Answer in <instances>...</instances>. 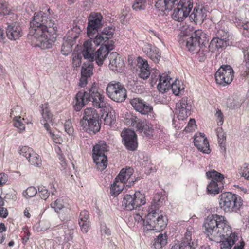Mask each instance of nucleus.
Wrapping results in <instances>:
<instances>
[{
  "instance_id": "44",
  "label": "nucleus",
  "mask_w": 249,
  "mask_h": 249,
  "mask_svg": "<svg viewBox=\"0 0 249 249\" xmlns=\"http://www.w3.org/2000/svg\"><path fill=\"white\" fill-rule=\"evenodd\" d=\"M34 151L33 149L26 146H22L18 149L19 154L27 160L31 157L32 154H34Z\"/></svg>"
},
{
  "instance_id": "20",
  "label": "nucleus",
  "mask_w": 249,
  "mask_h": 249,
  "mask_svg": "<svg viewBox=\"0 0 249 249\" xmlns=\"http://www.w3.org/2000/svg\"><path fill=\"white\" fill-rule=\"evenodd\" d=\"M192 231V228L188 227L182 240L180 241H177V243L172 246L171 249H190Z\"/></svg>"
},
{
  "instance_id": "24",
  "label": "nucleus",
  "mask_w": 249,
  "mask_h": 249,
  "mask_svg": "<svg viewBox=\"0 0 249 249\" xmlns=\"http://www.w3.org/2000/svg\"><path fill=\"white\" fill-rule=\"evenodd\" d=\"M6 35L10 40H16L22 36V29L17 23H14L7 26Z\"/></svg>"
},
{
  "instance_id": "25",
  "label": "nucleus",
  "mask_w": 249,
  "mask_h": 249,
  "mask_svg": "<svg viewBox=\"0 0 249 249\" xmlns=\"http://www.w3.org/2000/svg\"><path fill=\"white\" fill-rule=\"evenodd\" d=\"M137 67L139 69V77L143 79H147L151 74L150 68L147 60L138 57L137 60Z\"/></svg>"
},
{
  "instance_id": "38",
  "label": "nucleus",
  "mask_w": 249,
  "mask_h": 249,
  "mask_svg": "<svg viewBox=\"0 0 249 249\" xmlns=\"http://www.w3.org/2000/svg\"><path fill=\"white\" fill-rule=\"evenodd\" d=\"M167 235L166 233L159 234L156 239L154 240L153 246L155 249H161L167 243Z\"/></svg>"
},
{
  "instance_id": "11",
  "label": "nucleus",
  "mask_w": 249,
  "mask_h": 249,
  "mask_svg": "<svg viewBox=\"0 0 249 249\" xmlns=\"http://www.w3.org/2000/svg\"><path fill=\"white\" fill-rule=\"evenodd\" d=\"M114 29L113 28L109 27H106L101 33L98 34L96 36L93 42L97 46L105 43L104 45L101 46L106 47L109 53L110 51L114 49L113 41L109 40V39L112 37Z\"/></svg>"
},
{
  "instance_id": "8",
  "label": "nucleus",
  "mask_w": 249,
  "mask_h": 249,
  "mask_svg": "<svg viewBox=\"0 0 249 249\" xmlns=\"http://www.w3.org/2000/svg\"><path fill=\"white\" fill-rule=\"evenodd\" d=\"M219 205L225 212H237L242 205V200L238 195L225 192L219 196Z\"/></svg>"
},
{
  "instance_id": "27",
  "label": "nucleus",
  "mask_w": 249,
  "mask_h": 249,
  "mask_svg": "<svg viewBox=\"0 0 249 249\" xmlns=\"http://www.w3.org/2000/svg\"><path fill=\"white\" fill-rule=\"evenodd\" d=\"M135 128L137 131L146 136L150 137L153 135V126L150 124L147 123L146 120H141L140 122H138Z\"/></svg>"
},
{
  "instance_id": "12",
  "label": "nucleus",
  "mask_w": 249,
  "mask_h": 249,
  "mask_svg": "<svg viewBox=\"0 0 249 249\" xmlns=\"http://www.w3.org/2000/svg\"><path fill=\"white\" fill-rule=\"evenodd\" d=\"M192 7V0H180L174 8L172 18L175 20L182 21L189 15Z\"/></svg>"
},
{
  "instance_id": "17",
  "label": "nucleus",
  "mask_w": 249,
  "mask_h": 249,
  "mask_svg": "<svg viewBox=\"0 0 249 249\" xmlns=\"http://www.w3.org/2000/svg\"><path fill=\"white\" fill-rule=\"evenodd\" d=\"M123 142L127 149L135 151L138 147L137 135L134 131L124 129L121 133Z\"/></svg>"
},
{
  "instance_id": "1",
  "label": "nucleus",
  "mask_w": 249,
  "mask_h": 249,
  "mask_svg": "<svg viewBox=\"0 0 249 249\" xmlns=\"http://www.w3.org/2000/svg\"><path fill=\"white\" fill-rule=\"evenodd\" d=\"M29 35L35 45L42 49L50 48L56 37L57 23L51 15L50 9L45 13H35L30 23Z\"/></svg>"
},
{
  "instance_id": "39",
  "label": "nucleus",
  "mask_w": 249,
  "mask_h": 249,
  "mask_svg": "<svg viewBox=\"0 0 249 249\" xmlns=\"http://www.w3.org/2000/svg\"><path fill=\"white\" fill-rule=\"evenodd\" d=\"M170 89H172L173 93L175 95H179L183 92L184 88L182 82L178 80H175L172 84H171Z\"/></svg>"
},
{
  "instance_id": "33",
  "label": "nucleus",
  "mask_w": 249,
  "mask_h": 249,
  "mask_svg": "<svg viewBox=\"0 0 249 249\" xmlns=\"http://www.w3.org/2000/svg\"><path fill=\"white\" fill-rule=\"evenodd\" d=\"M171 78L165 74H162L159 78V83L157 85L158 90L161 93L167 92L171 88Z\"/></svg>"
},
{
  "instance_id": "21",
  "label": "nucleus",
  "mask_w": 249,
  "mask_h": 249,
  "mask_svg": "<svg viewBox=\"0 0 249 249\" xmlns=\"http://www.w3.org/2000/svg\"><path fill=\"white\" fill-rule=\"evenodd\" d=\"M140 179V177L133 176L132 172H119L115 178L116 182H118L121 185L128 182L127 186H129L133 185L135 182Z\"/></svg>"
},
{
  "instance_id": "57",
  "label": "nucleus",
  "mask_w": 249,
  "mask_h": 249,
  "mask_svg": "<svg viewBox=\"0 0 249 249\" xmlns=\"http://www.w3.org/2000/svg\"><path fill=\"white\" fill-rule=\"evenodd\" d=\"M196 121L193 119H191L189 121L187 125L185 127L184 130L186 132H191L196 127Z\"/></svg>"
},
{
  "instance_id": "55",
  "label": "nucleus",
  "mask_w": 249,
  "mask_h": 249,
  "mask_svg": "<svg viewBox=\"0 0 249 249\" xmlns=\"http://www.w3.org/2000/svg\"><path fill=\"white\" fill-rule=\"evenodd\" d=\"M65 131L69 134L71 135L73 132V128L72 126V124L70 120L66 121L64 124Z\"/></svg>"
},
{
  "instance_id": "10",
  "label": "nucleus",
  "mask_w": 249,
  "mask_h": 249,
  "mask_svg": "<svg viewBox=\"0 0 249 249\" xmlns=\"http://www.w3.org/2000/svg\"><path fill=\"white\" fill-rule=\"evenodd\" d=\"M145 204L144 195L140 191H136L133 195H125L123 198L122 206L124 209L131 211Z\"/></svg>"
},
{
  "instance_id": "29",
  "label": "nucleus",
  "mask_w": 249,
  "mask_h": 249,
  "mask_svg": "<svg viewBox=\"0 0 249 249\" xmlns=\"http://www.w3.org/2000/svg\"><path fill=\"white\" fill-rule=\"evenodd\" d=\"M205 11V8L202 6L196 7L190 15V18L196 23L202 22L206 17Z\"/></svg>"
},
{
  "instance_id": "64",
  "label": "nucleus",
  "mask_w": 249,
  "mask_h": 249,
  "mask_svg": "<svg viewBox=\"0 0 249 249\" xmlns=\"http://www.w3.org/2000/svg\"><path fill=\"white\" fill-rule=\"evenodd\" d=\"M39 195L42 199L46 200L49 196V193L48 190H46L45 192H42L39 193Z\"/></svg>"
},
{
  "instance_id": "56",
  "label": "nucleus",
  "mask_w": 249,
  "mask_h": 249,
  "mask_svg": "<svg viewBox=\"0 0 249 249\" xmlns=\"http://www.w3.org/2000/svg\"><path fill=\"white\" fill-rule=\"evenodd\" d=\"M9 12L7 3L5 1H0V14L6 15L9 14Z\"/></svg>"
},
{
  "instance_id": "50",
  "label": "nucleus",
  "mask_w": 249,
  "mask_h": 249,
  "mask_svg": "<svg viewBox=\"0 0 249 249\" xmlns=\"http://www.w3.org/2000/svg\"><path fill=\"white\" fill-rule=\"evenodd\" d=\"M160 73L157 70L153 69L151 71V75L150 78V84L151 86L155 84L157 80L160 78Z\"/></svg>"
},
{
  "instance_id": "7",
  "label": "nucleus",
  "mask_w": 249,
  "mask_h": 249,
  "mask_svg": "<svg viewBox=\"0 0 249 249\" xmlns=\"http://www.w3.org/2000/svg\"><path fill=\"white\" fill-rule=\"evenodd\" d=\"M80 124L82 129L87 132L94 133L98 132L101 128L99 116L96 110L90 107L84 110L83 117L80 120Z\"/></svg>"
},
{
  "instance_id": "19",
  "label": "nucleus",
  "mask_w": 249,
  "mask_h": 249,
  "mask_svg": "<svg viewBox=\"0 0 249 249\" xmlns=\"http://www.w3.org/2000/svg\"><path fill=\"white\" fill-rule=\"evenodd\" d=\"M130 103L135 110L143 115L147 114L153 110L151 106L140 98H133L131 100Z\"/></svg>"
},
{
  "instance_id": "6",
  "label": "nucleus",
  "mask_w": 249,
  "mask_h": 249,
  "mask_svg": "<svg viewBox=\"0 0 249 249\" xmlns=\"http://www.w3.org/2000/svg\"><path fill=\"white\" fill-rule=\"evenodd\" d=\"M92 42V40H88L84 42L82 55L85 59L90 60L92 62L94 60L97 64L99 66H101L106 59L109 53L106 47L101 46L94 53V48L93 47Z\"/></svg>"
},
{
  "instance_id": "45",
  "label": "nucleus",
  "mask_w": 249,
  "mask_h": 249,
  "mask_svg": "<svg viewBox=\"0 0 249 249\" xmlns=\"http://www.w3.org/2000/svg\"><path fill=\"white\" fill-rule=\"evenodd\" d=\"M146 4V0H135L132 4V8L136 11L144 10Z\"/></svg>"
},
{
  "instance_id": "30",
  "label": "nucleus",
  "mask_w": 249,
  "mask_h": 249,
  "mask_svg": "<svg viewBox=\"0 0 249 249\" xmlns=\"http://www.w3.org/2000/svg\"><path fill=\"white\" fill-rule=\"evenodd\" d=\"M42 111V120H41V123L44 125V127L47 131H49L48 123L52 122L53 115L50 112L48 108V104L45 103L40 107Z\"/></svg>"
},
{
  "instance_id": "28",
  "label": "nucleus",
  "mask_w": 249,
  "mask_h": 249,
  "mask_svg": "<svg viewBox=\"0 0 249 249\" xmlns=\"http://www.w3.org/2000/svg\"><path fill=\"white\" fill-rule=\"evenodd\" d=\"M178 2V0H158L155 6L161 11H171L177 6Z\"/></svg>"
},
{
  "instance_id": "49",
  "label": "nucleus",
  "mask_w": 249,
  "mask_h": 249,
  "mask_svg": "<svg viewBox=\"0 0 249 249\" xmlns=\"http://www.w3.org/2000/svg\"><path fill=\"white\" fill-rule=\"evenodd\" d=\"M216 131L218 139V143L219 144L222 145L226 141V134L221 127L217 128Z\"/></svg>"
},
{
  "instance_id": "63",
  "label": "nucleus",
  "mask_w": 249,
  "mask_h": 249,
  "mask_svg": "<svg viewBox=\"0 0 249 249\" xmlns=\"http://www.w3.org/2000/svg\"><path fill=\"white\" fill-rule=\"evenodd\" d=\"M8 212L6 208L0 207V216L2 218H6L8 216Z\"/></svg>"
},
{
  "instance_id": "32",
  "label": "nucleus",
  "mask_w": 249,
  "mask_h": 249,
  "mask_svg": "<svg viewBox=\"0 0 249 249\" xmlns=\"http://www.w3.org/2000/svg\"><path fill=\"white\" fill-rule=\"evenodd\" d=\"M89 213L86 210L82 211L79 215V224L81 231L84 233H87L90 226Z\"/></svg>"
},
{
  "instance_id": "58",
  "label": "nucleus",
  "mask_w": 249,
  "mask_h": 249,
  "mask_svg": "<svg viewBox=\"0 0 249 249\" xmlns=\"http://www.w3.org/2000/svg\"><path fill=\"white\" fill-rule=\"evenodd\" d=\"M244 58L247 68H249V48L243 49Z\"/></svg>"
},
{
  "instance_id": "4",
  "label": "nucleus",
  "mask_w": 249,
  "mask_h": 249,
  "mask_svg": "<svg viewBox=\"0 0 249 249\" xmlns=\"http://www.w3.org/2000/svg\"><path fill=\"white\" fill-rule=\"evenodd\" d=\"M92 101V105L98 108L106 107L104 97L99 91L98 88L94 83L89 90V92L84 90L79 91L75 96V110L78 111L89 101Z\"/></svg>"
},
{
  "instance_id": "59",
  "label": "nucleus",
  "mask_w": 249,
  "mask_h": 249,
  "mask_svg": "<svg viewBox=\"0 0 249 249\" xmlns=\"http://www.w3.org/2000/svg\"><path fill=\"white\" fill-rule=\"evenodd\" d=\"M217 118L218 125H221L223 123V116L220 110L218 109L215 114Z\"/></svg>"
},
{
  "instance_id": "31",
  "label": "nucleus",
  "mask_w": 249,
  "mask_h": 249,
  "mask_svg": "<svg viewBox=\"0 0 249 249\" xmlns=\"http://www.w3.org/2000/svg\"><path fill=\"white\" fill-rule=\"evenodd\" d=\"M20 109V107L19 106H17L13 108L11 110V113L10 116L11 117H13L14 122V126L19 129V132H21L23 130H25V125L22 122L24 121L26 123H29L28 122H25V119L24 118L21 119L20 116L18 115L16 113L17 111Z\"/></svg>"
},
{
  "instance_id": "36",
  "label": "nucleus",
  "mask_w": 249,
  "mask_h": 249,
  "mask_svg": "<svg viewBox=\"0 0 249 249\" xmlns=\"http://www.w3.org/2000/svg\"><path fill=\"white\" fill-rule=\"evenodd\" d=\"M109 147L104 141H100L92 148V154L106 155L109 151Z\"/></svg>"
},
{
  "instance_id": "2",
  "label": "nucleus",
  "mask_w": 249,
  "mask_h": 249,
  "mask_svg": "<svg viewBox=\"0 0 249 249\" xmlns=\"http://www.w3.org/2000/svg\"><path fill=\"white\" fill-rule=\"evenodd\" d=\"M203 227L205 233L211 240L221 243V249H231L238 239L237 235L232 232L231 227L223 216L217 214L208 216Z\"/></svg>"
},
{
  "instance_id": "34",
  "label": "nucleus",
  "mask_w": 249,
  "mask_h": 249,
  "mask_svg": "<svg viewBox=\"0 0 249 249\" xmlns=\"http://www.w3.org/2000/svg\"><path fill=\"white\" fill-rule=\"evenodd\" d=\"M77 37L67 36L64 38V42L61 47V53L64 55H67L71 51L72 46L74 45V39Z\"/></svg>"
},
{
  "instance_id": "47",
  "label": "nucleus",
  "mask_w": 249,
  "mask_h": 249,
  "mask_svg": "<svg viewBox=\"0 0 249 249\" xmlns=\"http://www.w3.org/2000/svg\"><path fill=\"white\" fill-rule=\"evenodd\" d=\"M51 206L54 209L55 212H58L65 207L63 199L61 198L56 199L53 203L51 204Z\"/></svg>"
},
{
  "instance_id": "48",
  "label": "nucleus",
  "mask_w": 249,
  "mask_h": 249,
  "mask_svg": "<svg viewBox=\"0 0 249 249\" xmlns=\"http://www.w3.org/2000/svg\"><path fill=\"white\" fill-rule=\"evenodd\" d=\"M36 193V189L33 186H31L28 187L25 191H23L22 195L26 199H27L34 196Z\"/></svg>"
},
{
  "instance_id": "18",
  "label": "nucleus",
  "mask_w": 249,
  "mask_h": 249,
  "mask_svg": "<svg viewBox=\"0 0 249 249\" xmlns=\"http://www.w3.org/2000/svg\"><path fill=\"white\" fill-rule=\"evenodd\" d=\"M195 146L201 152L205 154H209L211 152L209 143L203 133H199L195 135L194 139Z\"/></svg>"
},
{
  "instance_id": "16",
  "label": "nucleus",
  "mask_w": 249,
  "mask_h": 249,
  "mask_svg": "<svg viewBox=\"0 0 249 249\" xmlns=\"http://www.w3.org/2000/svg\"><path fill=\"white\" fill-rule=\"evenodd\" d=\"M192 106L187 97L182 98L176 104V113L179 120H184L191 114Z\"/></svg>"
},
{
  "instance_id": "14",
  "label": "nucleus",
  "mask_w": 249,
  "mask_h": 249,
  "mask_svg": "<svg viewBox=\"0 0 249 249\" xmlns=\"http://www.w3.org/2000/svg\"><path fill=\"white\" fill-rule=\"evenodd\" d=\"M206 176L211 182L207 186L208 194L214 196L220 192L219 185H223L224 176L220 172H206Z\"/></svg>"
},
{
  "instance_id": "60",
  "label": "nucleus",
  "mask_w": 249,
  "mask_h": 249,
  "mask_svg": "<svg viewBox=\"0 0 249 249\" xmlns=\"http://www.w3.org/2000/svg\"><path fill=\"white\" fill-rule=\"evenodd\" d=\"M101 232L102 234L104 233L107 236H109L111 234V231L105 223L101 225Z\"/></svg>"
},
{
  "instance_id": "41",
  "label": "nucleus",
  "mask_w": 249,
  "mask_h": 249,
  "mask_svg": "<svg viewBox=\"0 0 249 249\" xmlns=\"http://www.w3.org/2000/svg\"><path fill=\"white\" fill-rule=\"evenodd\" d=\"M164 201V196L160 193H157L154 196V204H152L151 207L153 206L154 209H159V207L163 204Z\"/></svg>"
},
{
  "instance_id": "40",
  "label": "nucleus",
  "mask_w": 249,
  "mask_h": 249,
  "mask_svg": "<svg viewBox=\"0 0 249 249\" xmlns=\"http://www.w3.org/2000/svg\"><path fill=\"white\" fill-rule=\"evenodd\" d=\"M124 184L121 185L118 182H116L115 180L113 183L110 186V193L111 196H116L122 192Z\"/></svg>"
},
{
  "instance_id": "42",
  "label": "nucleus",
  "mask_w": 249,
  "mask_h": 249,
  "mask_svg": "<svg viewBox=\"0 0 249 249\" xmlns=\"http://www.w3.org/2000/svg\"><path fill=\"white\" fill-rule=\"evenodd\" d=\"M28 161L35 166H40L41 165L42 160L39 155L34 151L31 157L27 159Z\"/></svg>"
},
{
  "instance_id": "46",
  "label": "nucleus",
  "mask_w": 249,
  "mask_h": 249,
  "mask_svg": "<svg viewBox=\"0 0 249 249\" xmlns=\"http://www.w3.org/2000/svg\"><path fill=\"white\" fill-rule=\"evenodd\" d=\"M104 121L105 124L111 126L116 121L115 113L113 112L107 113L104 117Z\"/></svg>"
},
{
  "instance_id": "9",
  "label": "nucleus",
  "mask_w": 249,
  "mask_h": 249,
  "mask_svg": "<svg viewBox=\"0 0 249 249\" xmlns=\"http://www.w3.org/2000/svg\"><path fill=\"white\" fill-rule=\"evenodd\" d=\"M107 96L116 102H124L127 97V91L124 86L119 82L111 81L106 89Z\"/></svg>"
},
{
  "instance_id": "51",
  "label": "nucleus",
  "mask_w": 249,
  "mask_h": 249,
  "mask_svg": "<svg viewBox=\"0 0 249 249\" xmlns=\"http://www.w3.org/2000/svg\"><path fill=\"white\" fill-rule=\"evenodd\" d=\"M81 64V56L78 53L72 54V65L74 68L79 67Z\"/></svg>"
},
{
  "instance_id": "43",
  "label": "nucleus",
  "mask_w": 249,
  "mask_h": 249,
  "mask_svg": "<svg viewBox=\"0 0 249 249\" xmlns=\"http://www.w3.org/2000/svg\"><path fill=\"white\" fill-rule=\"evenodd\" d=\"M141 119L138 118L136 116L132 115H128L125 118L124 123L127 125L131 126L134 128H136L138 122H140Z\"/></svg>"
},
{
  "instance_id": "22",
  "label": "nucleus",
  "mask_w": 249,
  "mask_h": 249,
  "mask_svg": "<svg viewBox=\"0 0 249 249\" xmlns=\"http://www.w3.org/2000/svg\"><path fill=\"white\" fill-rule=\"evenodd\" d=\"M109 67L113 71L121 72L124 67V61L116 52L111 53L109 56Z\"/></svg>"
},
{
  "instance_id": "37",
  "label": "nucleus",
  "mask_w": 249,
  "mask_h": 249,
  "mask_svg": "<svg viewBox=\"0 0 249 249\" xmlns=\"http://www.w3.org/2000/svg\"><path fill=\"white\" fill-rule=\"evenodd\" d=\"M93 63L90 60L84 62L81 69V75L90 77L93 74Z\"/></svg>"
},
{
  "instance_id": "13",
  "label": "nucleus",
  "mask_w": 249,
  "mask_h": 249,
  "mask_svg": "<svg viewBox=\"0 0 249 249\" xmlns=\"http://www.w3.org/2000/svg\"><path fill=\"white\" fill-rule=\"evenodd\" d=\"M103 17L100 13H91L88 18L87 35L92 40L98 35V30L102 27Z\"/></svg>"
},
{
  "instance_id": "23",
  "label": "nucleus",
  "mask_w": 249,
  "mask_h": 249,
  "mask_svg": "<svg viewBox=\"0 0 249 249\" xmlns=\"http://www.w3.org/2000/svg\"><path fill=\"white\" fill-rule=\"evenodd\" d=\"M142 50L150 59L156 63L158 62L161 58L159 49L150 44H144Z\"/></svg>"
},
{
  "instance_id": "62",
  "label": "nucleus",
  "mask_w": 249,
  "mask_h": 249,
  "mask_svg": "<svg viewBox=\"0 0 249 249\" xmlns=\"http://www.w3.org/2000/svg\"><path fill=\"white\" fill-rule=\"evenodd\" d=\"M88 77L87 76H82L80 79L79 82V86L81 87H85L87 84V78Z\"/></svg>"
},
{
  "instance_id": "3",
  "label": "nucleus",
  "mask_w": 249,
  "mask_h": 249,
  "mask_svg": "<svg viewBox=\"0 0 249 249\" xmlns=\"http://www.w3.org/2000/svg\"><path fill=\"white\" fill-rule=\"evenodd\" d=\"M178 39L180 44H185L189 51L193 54L197 53L199 61L205 60L208 53L206 45L209 40L207 35L201 30H196L189 38L184 32H181Z\"/></svg>"
},
{
  "instance_id": "15",
  "label": "nucleus",
  "mask_w": 249,
  "mask_h": 249,
  "mask_svg": "<svg viewBox=\"0 0 249 249\" xmlns=\"http://www.w3.org/2000/svg\"><path fill=\"white\" fill-rule=\"evenodd\" d=\"M234 71L230 65H223L217 70L215 74L216 83L225 86L229 84L233 80Z\"/></svg>"
},
{
  "instance_id": "61",
  "label": "nucleus",
  "mask_w": 249,
  "mask_h": 249,
  "mask_svg": "<svg viewBox=\"0 0 249 249\" xmlns=\"http://www.w3.org/2000/svg\"><path fill=\"white\" fill-rule=\"evenodd\" d=\"M8 180V175L5 172L0 173V186L5 184Z\"/></svg>"
},
{
  "instance_id": "35",
  "label": "nucleus",
  "mask_w": 249,
  "mask_h": 249,
  "mask_svg": "<svg viewBox=\"0 0 249 249\" xmlns=\"http://www.w3.org/2000/svg\"><path fill=\"white\" fill-rule=\"evenodd\" d=\"M92 158L97 168L101 170H104L107 166V157L106 155H100L92 154Z\"/></svg>"
},
{
  "instance_id": "52",
  "label": "nucleus",
  "mask_w": 249,
  "mask_h": 249,
  "mask_svg": "<svg viewBox=\"0 0 249 249\" xmlns=\"http://www.w3.org/2000/svg\"><path fill=\"white\" fill-rule=\"evenodd\" d=\"M217 37L224 38L226 37L227 39H229L230 35L229 32L227 29H219L217 32Z\"/></svg>"
},
{
  "instance_id": "26",
  "label": "nucleus",
  "mask_w": 249,
  "mask_h": 249,
  "mask_svg": "<svg viewBox=\"0 0 249 249\" xmlns=\"http://www.w3.org/2000/svg\"><path fill=\"white\" fill-rule=\"evenodd\" d=\"M230 39L216 37L213 38L211 41L209 46V50L211 52H214L216 49H222L229 45Z\"/></svg>"
},
{
  "instance_id": "5",
  "label": "nucleus",
  "mask_w": 249,
  "mask_h": 249,
  "mask_svg": "<svg viewBox=\"0 0 249 249\" xmlns=\"http://www.w3.org/2000/svg\"><path fill=\"white\" fill-rule=\"evenodd\" d=\"M167 223V216L163 215L159 209H154L152 206L149 208L146 219L143 220V229L144 231L160 232L166 227Z\"/></svg>"
},
{
  "instance_id": "54",
  "label": "nucleus",
  "mask_w": 249,
  "mask_h": 249,
  "mask_svg": "<svg viewBox=\"0 0 249 249\" xmlns=\"http://www.w3.org/2000/svg\"><path fill=\"white\" fill-rule=\"evenodd\" d=\"M190 248V249H210V247L206 245L198 247L197 243L195 240H191Z\"/></svg>"
},
{
  "instance_id": "53",
  "label": "nucleus",
  "mask_w": 249,
  "mask_h": 249,
  "mask_svg": "<svg viewBox=\"0 0 249 249\" xmlns=\"http://www.w3.org/2000/svg\"><path fill=\"white\" fill-rule=\"evenodd\" d=\"M50 137H51L52 140L56 143L58 144H61L63 142V140L61 138V137L58 135L55 134L51 131H50L49 129V131H48Z\"/></svg>"
}]
</instances>
